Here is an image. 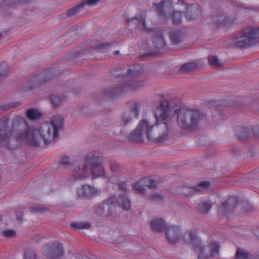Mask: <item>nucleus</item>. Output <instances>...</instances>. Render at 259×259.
Listing matches in <instances>:
<instances>
[{
	"label": "nucleus",
	"instance_id": "obj_25",
	"mask_svg": "<svg viewBox=\"0 0 259 259\" xmlns=\"http://www.w3.org/2000/svg\"><path fill=\"white\" fill-rule=\"evenodd\" d=\"M248 28L250 31L249 36L253 44L259 40V27L254 29Z\"/></svg>",
	"mask_w": 259,
	"mask_h": 259
},
{
	"label": "nucleus",
	"instance_id": "obj_47",
	"mask_svg": "<svg viewBox=\"0 0 259 259\" xmlns=\"http://www.w3.org/2000/svg\"><path fill=\"white\" fill-rule=\"evenodd\" d=\"M2 221L1 218L0 217V222Z\"/></svg>",
	"mask_w": 259,
	"mask_h": 259
},
{
	"label": "nucleus",
	"instance_id": "obj_36",
	"mask_svg": "<svg viewBox=\"0 0 259 259\" xmlns=\"http://www.w3.org/2000/svg\"><path fill=\"white\" fill-rule=\"evenodd\" d=\"M110 168L112 171H116L119 168V165L115 161L111 160L109 161Z\"/></svg>",
	"mask_w": 259,
	"mask_h": 259
},
{
	"label": "nucleus",
	"instance_id": "obj_42",
	"mask_svg": "<svg viewBox=\"0 0 259 259\" xmlns=\"http://www.w3.org/2000/svg\"><path fill=\"white\" fill-rule=\"evenodd\" d=\"M151 199L156 201H159L162 199V196L160 195L153 194L151 196Z\"/></svg>",
	"mask_w": 259,
	"mask_h": 259
},
{
	"label": "nucleus",
	"instance_id": "obj_44",
	"mask_svg": "<svg viewBox=\"0 0 259 259\" xmlns=\"http://www.w3.org/2000/svg\"><path fill=\"white\" fill-rule=\"evenodd\" d=\"M188 12H192L193 10H198V7L195 6L194 8H193L192 7H189L187 8Z\"/></svg>",
	"mask_w": 259,
	"mask_h": 259
},
{
	"label": "nucleus",
	"instance_id": "obj_1",
	"mask_svg": "<svg viewBox=\"0 0 259 259\" xmlns=\"http://www.w3.org/2000/svg\"><path fill=\"white\" fill-rule=\"evenodd\" d=\"M7 121L0 123V144L8 148H10L9 141L10 138H13L18 142L26 141L29 144L36 145L41 139L45 143H49L54 140L57 136L58 130L63 125V119L60 116L54 117L50 122L44 123L36 131L34 128L30 127L21 133L20 126L21 123L25 124L23 117L17 116L13 121V129L10 134V131L6 127Z\"/></svg>",
	"mask_w": 259,
	"mask_h": 259
},
{
	"label": "nucleus",
	"instance_id": "obj_9",
	"mask_svg": "<svg viewBox=\"0 0 259 259\" xmlns=\"http://www.w3.org/2000/svg\"><path fill=\"white\" fill-rule=\"evenodd\" d=\"M90 175V163L87 161V156L84 161L77 165L72 171V176L75 180L83 179Z\"/></svg>",
	"mask_w": 259,
	"mask_h": 259
},
{
	"label": "nucleus",
	"instance_id": "obj_13",
	"mask_svg": "<svg viewBox=\"0 0 259 259\" xmlns=\"http://www.w3.org/2000/svg\"><path fill=\"white\" fill-rule=\"evenodd\" d=\"M113 208V199L110 198L99 204L96 208V212L100 216L108 217L111 214Z\"/></svg>",
	"mask_w": 259,
	"mask_h": 259
},
{
	"label": "nucleus",
	"instance_id": "obj_15",
	"mask_svg": "<svg viewBox=\"0 0 259 259\" xmlns=\"http://www.w3.org/2000/svg\"><path fill=\"white\" fill-rule=\"evenodd\" d=\"M152 229L156 232H161L165 231L167 227L164 220L162 218H155L150 222Z\"/></svg>",
	"mask_w": 259,
	"mask_h": 259
},
{
	"label": "nucleus",
	"instance_id": "obj_46",
	"mask_svg": "<svg viewBox=\"0 0 259 259\" xmlns=\"http://www.w3.org/2000/svg\"><path fill=\"white\" fill-rule=\"evenodd\" d=\"M115 52H116V54H118L119 53L118 51H116Z\"/></svg>",
	"mask_w": 259,
	"mask_h": 259
},
{
	"label": "nucleus",
	"instance_id": "obj_19",
	"mask_svg": "<svg viewBox=\"0 0 259 259\" xmlns=\"http://www.w3.org/2000/svg\"><path fill=\"white\" fill-rule=\"evenodd\" d=\"M142 85V83L140 82L127 81L122 88L124 91H134L140 88Z\"/></svg>",
	"mask_w": 259,
	"mask_h": 259
},
{
	"label": "nucleus",
	"instance_id": "obj_8",
	"mask_svg": "<svg viewBox=\"0 0 259 259\" xmlns=\"http://www.w3.org/2000/svg\"><path fill=\"white\" fill-rule=\"evenodd\" d=\"M249 29L244 28L233 38L234 45L239 48L247 47L252 44L249 36Z\"/></svg>",
	"mask_w": 259,
	"mask_h": 259
},
{
	"label": "nucleus",
	"instance_id": "obj_39",
	"mask_svg": "<svg viewBox=\"0 0 259 259\" xmlns=\"http://www.w3.org/2000/svg\"><path fill=\"white\" fill-rule=\"evenodd\" d=\"M144 179H148L149 180H147V182L145 184V185L147 186L148 187L151 188V189H154L156 187V183L155 182L151 180L149 178H145Z\"/></svg>",
	"mask_w": 259,
	"mask_h": 259
},
{
	"label": "nucleus",
	"instance_id": "obj_34",
	"mask_svg": "<svg viewBox=\"0 0 259 259\" xmlns=\"http://www.w3.org/2000/svg\"><path fill=\"white\" fill-rule=\"evenodd\" d=\"M51 100L54 106H59L62 102V99L59 95H53L51 96Z\"/></svg>",
	"mask_w": 259,
	"mask_h": 259
},
{
	"label": "nucleus",
	"instance_id": "obj_41",
	"mask_svg": "<svg viewBox=\"0 0 259 259\" xmlns=\"http://www.w3.org/2000/svg\"><path fill=\"white\" fill-rule=\"evenodd\" d=\"M69 158L67 156L63 157L60 161V164L64 167H67L69 164Z\"/></svg>",
	"mask_w": 259,
	"mask_h": 259
},
{
	"label": "nucleus",
	"instance_id": "obj_3",
	"mask_svg": "<svg viewBox=\"0 0 259 259\" xmlns=\"http://www.w3.org/2000/svg\"><path fill=\"white\" fill-rule=\"evenodd\" d=\"M183 239L186 244L197 253L199 259L211 257L219 251L220 246L217 242L211 243L204 246L195 231L191 230L186 232Z\"/></svg>",
	"mask_w": 259,
	"mask_h": 259
},
{
	"label": "nucleus",
	"instance_id": "obj_26",
	"mask_svg": "<svg viewBox=\"0 0 259 259\" xmlns=\"http://www.w3.org/2000/svg\"><path fill=\"white\" fill-rule=\"evenodd\" d=\"M84 10L82 6H81V3L79 4L78 5H76L70 10H69L67 12V15L68 16H73L75 15L76 14H78V13L81 12L82 11Z\"/></svg>",
	"mask_w": 259,
	"mask_h": 259
},
{
	"label": "nucleus",
	"instance_id": "obj_12",
	"mask_svg": "<svg viewBox=\"0 0 259 259\" xmlns=\"http://www.w3.org/2000/svg\"><path fill=\"white\" fill-rule=\"evenodd\" d=\"M101 191L95 187L89 185H85L78 188L76 194L79 197L90 199L99 195Z\"/></svg>",
	"mask_w": 259,
	"mask_h": 259
},
{
	"label": "nucleus",
	"instance_id": "obj_2",
	"mask_svg": "<svg viewBox=\"0 0 259 259\" xmlns=\"http://www.w3.org/2000/svg\"><path fill=\"white\" fill-rule=\"evenodd\" d=\"M169 103L166 101L160 103L155 110L156 122L147 119L139 121L136 128L130 133L129 139L136 142H143L145 138L157 142H163L169 137L168 127L175 116Z\"/></svg>",
	"mask_w": 259,
	"mask_h": 259
},
{
	"label": "nucleus",
	"instance_id": "obj_6",
	"mask_svg": "<svg viewBox=\"0 0 259 259\" xmlns=\"http://www.w3.org/2000/svg\"><path fill=\"white\" fill-rule=\"evenodd\" d=\"M105 158L101 155H88L87 161L90 163V171L92 172L93 178L96 179L105 176V171L102 164Z\"/></svg>",
	"mask_w": 259,
	"mask_h": 259
},
{
	"label": "nucleus",
	"instance_id": "obj_33",
	"mask_svg": "<svg viewBox=\"0 0 259 259\" xmlns=\"http://www.w3.org/2000/svg\"><path fill=\"white\" fill-rule=\"evenodd\" d=\"M196 67L195 63H187L182 66V70L184 71H191L194 70Z\"/></svg>",
	"mask_w": 259,
	"mask_h": 259
},
{
	"label": "nucleus",
	"instance_id": "obj_32",
	"mask_svg": "<svg viewBox=\"0 0 259 259\" xmlns=\"http://www.w3.org/2000/svg\"><path fill=\"white\" fill-rule=\"evenodd\" d=\"M71 227L77 229H88L90 227L88 223H73L71 225Z\"/></svg>",
	"mask_w": 259,
	"mask_h": 259
},
{
	"label": "nucleus",
	"instance_id": "obj_35",
	"mask_svg": "<svg viewBox=\"0 0 259 259\" xmlns=\"http://www.w3.org/2000/svg\"><path fill=\"white\" fill-rule=\"evenodd\" d=\"M229 210H231L229 202H225L222 204L219 209V212L220 213L224 214L227 213Z\"/></svg>",
	"mask_w": 259,
	"mask_h": 259
},
{
	"label": "nucleus",
	"instance_id": "obj_31",
	"mask_svg": "<svg viewBox=\"0 0 259 259\" xmlns=\"http://www.w3.org/2000/svg\"><path fill=\"white\" fill-rule=\"evenodd\" d=\"M101 0H83L81 3V6L84 10L87 7H91L96 5Z\"/></svg>",
	"mask_w": 259,
	"mask_h": 259
},
{
	"label": "nucleus",
	"instance_id": "obj_28",
	"mask_svg": "<svg viewBox=\"0 0 259 259\" xmlns=\"http://www.w3.org/2000/svg\"><path fill=\"white\" fill-rule=\"evenodd\" d=\"M208 61L211 66L215 67H219L221 66L222 64L218 58L213 55L209 56Z\"/></svg>",
	"mask_w": 259,
	"mask_h": 259
},
{
	"label": "nucleus",
	"instance_id": "obj_21",
	"mask_svg": "<svg viewBox=\"0 0 259 259\" xmlns=\"http://www.w3.org/2000/svg\"><path fill=\"white\" fill-rule=\"evenodd\" d=\"M148 179H142L140 181L136 183L134 185V188L138 193L144 195L145 194V190L144 188L145 184L148 180Z\"/></svg>",
	"mask_w": 259,
	"mask_h": 259
},
{
	"label": "nucleus",
	"instance_id": "obj_20",
	"mask_svg": "<svg viewBox=\"0 0 259 259\" xmlns=\"http://www.w3.org/2000/svg\"><path fill=\"white\" fill-rule=\"evenodd\" d=\"M212 20L213 24L217 27H221L227 24L226 17L223 15L215 16Z\"/></svg>",
	"mask_w": 259,
	"mask_h": 259
},
{
	"label": "nucleus",
	"instance_id": "obj_40",
	"mask_svg": "<svg viewBox=\"0 0 259 259\" xmlns=\"http://www.w3.org/2000/svg\"><path fill=\"white\" fill-rule=\"evenodd\" d=\"M45 208L40 206L36 205L32 207L31 211L32 213L41 212L45 210Z\"/></svg>",
	"mask_w": 259,
	"mask_h": 259
},
{
	"label": "nucleus",
	"instance_id": "obj_10",
	"mask_svg": "<svg viewBox=\"0 0 259 259\" xmlns=\"http://www.w3.org/2000/svg\"><path fill=\"white\" fill-rule=\"evenodd\" d=\"M165 232L167 241L170 244H174L178 243L181 238L182 229L176 226H167Z\"/></svg>",
	"mask_w": 259,
	"mask_h": 259
},
{
	"label": "nucleus",
	"instance_id": "obj_16",
	"mask_svg": "<svg viewBox=\"0 0 259 259\" xmlns=\"http://www.w3.org/2000/svg\"><path fill=\"white\" fill-rule=\"evenodd\" d=\"M129 23H134L137 25L138 27L141 30L148 32L149 30L146 26L145 16L144 15L142 16H137L135 18L130 19L128 21Z\"/></svg>",
	"mask_w": 259,
	"mask_h": 259
},
{
	"label": "nucleus",
	"instance_id": "obj_38",
	"mask_svg": "<svg viewBox=\"0 0 259 259\" xmlns=\"http://www.w3.org/2000/svg\"><path fill=\"white\" fill-rule=\"evenodd\" d=\"M3 235L6 237H13L15 234V232L13 230H5L3 232Z\"/></svg>",
	"mask_w": 259,
	"mask_h": 259
},
{
	"label": "nucleus",
	"instance_id": "obj_18",
	"mask_svg": "<svg viewBox=\"0 0 259 259\" xmlns=\"http://www.w3.org/2000/svg\"><path fill=\"white\" fill-rule=\"evenodd\" d=\"M117 202L119 206L124 210H128L131 207V202L126 195H119Z\"/></svg>",
	"mask_w": 259,
	"mask_h": 259
},
{
	"label": "nucleus",
	"instance_id": "obj_4",
	"mask_svg": "<svg viewBox=\"0 0 259 259\" xmlns=\"http://www.w3.org/2000/svg\"><path fill=\"white\" fill-rule=\"evenodd\" d=\"M201 114L198 110L182 108L178 113V126L182 130H196L200 125Z\"/></svg>",
	"mask_w": 259,
	"mask_h": 259
},
{
	"label": "nucleus",
	"instance_id": "obj_37",
	"mask_svg": "<svg viewBox=\"0 0 259 259\" xmlns=\"http://www.w3.org/2000/svg\"><path fill=\"white\" fill-rule=\"evenodd\" d=\"M98 45H97L96 46H92V47L94 49H96L97 50H103L104 49H106L110 46V44H104V43H98Z\"/></svg>",
	"mask_w": 259,
	"mask_h": 259
},
{
	"label": "nucleus",
	"instance_id": "obj_14",
	"mask_svg": "<svg viewBox=\"0 0 259 259\" xmlns=\"http://www.w3.org/2000/svg\"><path fill=\"white\" fill-rule=\"evenodd\" d=\"M210 185V183L209 182H201L196 185L194 188H190L187 186H184L182 187V192L185 195H189L193 193L194 192L202 193L204 191L208 188Z\"/></svg>",
	"mask_w": 259,
	"mask_h": 259
},
{
	"label": "nucleus",
	"instance_id": "obj_17",
	"mask_svg": "<svg viewBox=\"0 0 259 259\" xmlns=\"http://www.w3.org/2000/svg\"><path fill=\"white\" fill-rule=\"evenodd\" d=\"M199 211L203 213H207L211 209V204L205 199L200 200L197 202Z\"/></svg>",
	"mask_w": 259,
	"mask_h": 259
},
{
	"label": "nucleus",
	"instance_id": "obj_5",
	"mask_svg": "<svg viewBox=\"0 0 259 259\" xmlns=\"http://www.w3.org/2000/svg\"><path fill=\"white\" fill-rule=\"evenodd\" d=\"M42 253L46 259H80L77 258L72 254L64 256L62 245L58 242L46 244L42 248Z\"/></svg>",
	"mask_w": 259,
	"mask_h": 259
},
{
	"label": "nucleus",
	"instance_id": "obj_27",
	"mask_svg": "<svg viewBox=\"0 0 259 259\" xmlns=\"http://www.w3.org/2000/svg\"><path fill=\"white\" fill-rule=\"evenodd\" d=\"M236 256L237 259H247L249 257V253L243 249L238 248L236 253Z\"/></svg>",
	"mask_w": 259,
	"mask_h": 259
},
{
	"label": "nucleus",
	"instance_id": "obj_22",
	"mask_svg": "<svg viewBox=\"0 0 259 259\" xmlns=\"http://www.w3.org/2000/svg\"><path fill=\"white\" fill-rule=\"evenodd\" d=\"M26 114L27 117L31 120L40 118L41 116V113L38 110L33 108L28 109Z\"/></svg>",
	"mask_w": 259,
	"mask_h": 259
},
{
	"label": "nucleus",
	"instance_id": "obj_43",
	"mask_svg": "<svg viewBox=\"0 0 259 259\" xmlns=\"http://www.w3.org/2000/svg\"><path fill=\"white\" fill-rule=\"evenodd\" d=\"M186 17L189 21H192L195 19L196 17H192L188 13L186 15Z\"/></svg>",
	"mask_w": 259,
	"mask_h": 259
},
{
	"label": "nucleus",
	"instance_id": "obj_7",
	"mask_svg": "<svg viewBox=\"0 0 259 259\" xmlns=\"http://www.w3.org/2000/svg\"><path fill=\"white\" fill-rule=\"evenodd\" d=\"M128 110L122 115V121L124 123H128L135 119H137L140 115L141 106L136 101H132L128 104Z\"/></svg>",
	"mask_w": 259,
	"mask_h": 259
},
{
	"label": "nucleus",
	"instance_id": "obj_23",
	"mask_svg": "<svg viewBox=\"0 0 259 259\" xmlns=\"http://www.w3.org/2000/svg\"><path fill=\"white\" fill-rule=\"evenodd\" d=\"M153 42L154 46L157 48H162L165 46V41L161 36V32L157 34V36L154 37L153 39Z\"/></svg>",
	"mask_w": 259,
	"mask_h": 259
},
{
	"label": "nucleus",
	"instance_id": "obj_45",
	"mask_svg": "<svg viewBox=\"0 0 259 259\" xmlns=\"http://www.w3.org/2000/svg\"><path fill=\"white\" fill-rule=\"evenodd\" d=\"M234 201V202L235 204H236V200H234V201Z\"/></svg>",
	"mask_w": 259,
	"mask_h": 259
},
{
	"label": "nucleus",
	"instance_id": "obj_30",
	"mask_svg": "<svg viewBox=\"0 0 259 259\" xmlns=\"http://www.w3.org/2000/svg\"><path fill=\"white\" fill-rule=\"evenodd\" d=\"M24 259H36L35 252L31 249H27L24 252Z\"/></svg>",
	"mask_w": 259,
	"mask_h": 259
},
{
	"label": "nucleus",
	"instance_id": "obj_24",
	"mask_svg": "<svg viewBox=\"0 0 259 259\" xmlns=\"http://www.w3.org/2000/svg\"><path fill=\"white\" fill-rule=\"evenodd\" d=\"M169 37L174 44H178L182 39L181 32L178 31H172L170 34Z\"/></svg>",
	"mask_w": 259,
	"mask_h": 259
},
{
	"label": "nucleus",
	"instance_id": "obj_11",
	"mask_svg": "<svg viewBox=\"0 0 259 259\" xmlns=\"http://www.w3.org/2000/svg\"><path fill=\"white\" fill-rule=\"evenodd\" d=\"M173 7V3L170 0H166L160 3H154L153 8L159 17L166 19L168 16L167 13Z\"/></svg>",
	"mask_w": 259,
	"mask_h": 259
},
{
	"label": "nucleus",
	"instance_id": "obj_29",
	"mask_svg": "<svg viewBox=\"0 0 259 259\" xmlns=\"http://www.w3.org/2000/svg\"><path fill=\"white\" fill-rule=\"evenodd\" d=\"M172 18L174 24L176 25H178L182 21V14L178 11H175L172 13Z\"/></svg>",
	"mask_w": 259,
	"mask_h": 259
}]
</instances>
